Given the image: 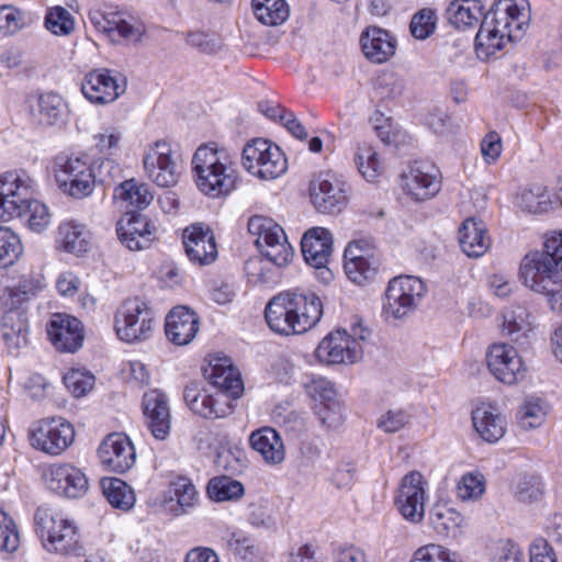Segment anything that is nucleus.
<instances>
[{
  "label": "nucleus",
  "mask_w": 562,
  "mask_h": 562,
  "mask_svg": "<svg viewBox=\"0 0 562 562\" xmlns=\"http://www.w3.org/2000/svg\"><path fill=\"white\" fill-rule=\"evenodd\" d=\"M530 21L528 0H497L484 15L475 36L479 55L491 57L510 41L519 40Z\"/></svg>",
  "instance_id": "1"
},
{
  "label": "nucleus",
  "mask_w": 562,
  "mask_h": 562,
  "mask_svg": "<svg viewBox=\"0 0 562 562\" xmlns=\"http://www.w3.org/2000/svg\"><path fill=\"white\" fill-rule=\"evenodd\" d=\"M522 283L548 296L553 311H562V233H553L543 250L527 254L519 267Z\"/></svg>",
  "instance_id": "2"
},
{
  "label": "nucleus",
  "mask_w": 562,
  "mask_h": 562,
  "mask_svg": "<svg viewBox=\"0 0 562 562\" xmlns=\"http://www.w3.org/2000/svg\"><path fill=\"white\" fill-rule=\"evenodd\" d=\"M248 232L256 236L255 244L262 256L245 261L244 271L248 283L252 285L267 284L272 281V269L268 261L282 267L290 262L293 256L292 247L286 241L284 231L271 218L255 215L248 221Z\"/></svg>",
  "instance_id": "3"
},
{
  "label": "nucleus",
  "mask_w": 562,
  "mask_h": 562,
  "mask_svg": "<svg viewBox=\"0 0 562 562\" xmlns=\"http://www.w3.org/2000/svg\"><path fill=\"white\" fill-rule=\"evenodd\" d=\"M33 180L24 171H8L0 177V222L19 217L34 233L50 224L48 207L31 199Z\"/></svg>",
  "instance_id": "4"
},
{
  "label": "nucleus",
  "mask_w": 562,
  "mask_h": 562,
  "mask_svg": "<svg viewBox=\"0 0 562 562\" xmlns=\"http://www.w3.org/2000/svg\"><path fill=\"white\" fill-rule=\"evenodd\" d=\"M195 183L211 198L228 194L236 188L238 176L225 149L200 146L192 158Z\"/></svg>",
  "instance_id": "5"
},
{
  "label": "nucleus",
  "mask_w": 562,
  "mask_h": 562,
  "mask_svg": "<svg viewBox=\"0 0 562 562\" xmlns=\"http://www.w3.org/2000/svg\"><path fill=\"white\" fill-rule=\"evenodd\" d=\"M34 519L36 533L48 552L60 555L83 554L81 536L72 520L47 508H38Z\"/></svg>",
  "instance_id": "6"
},
{
  "label": "nucleus",
  "mask_w": 562,
  "mask_h": 562,
  "mask_svg": "<svg viewBox=\"0 0 562 562\" xmlns=\"http://www.w3.org/2000/svg\"><path fill=\"white\" fill-rule=\"evenodd\" d=\"M155 325V312L145 300L138 296L124 300L114 315L116 336L128 344L149 339Z\"/></svg>",
  "instance_id": "7"
},
{
  "label": "nucleus",
  "mask_w": 562,
  "mask_h": 562,
  "mask_svg": "<svg viewBox=\"0 0 562 562\" xmlns=\"http://www.w3.org/2000/svg\"><path fill=\"white\" fill-rule=\"evenodd\" d=\"M55 177L59 188L77 199L90 195L95 184L93 168L89 159L81 156H57Z\"/></svg>",
  "instance_id": "8"
},
{
  "label": "nucleus",
  "mask_w": 562,
  "mask_h": 562,
  "mask_svg": "<svg viewBox=\"0 0 562 562\" xmlns=\"http://www.w3.org/2000/svg\"><path fill=\"white\" fill-rule=\"evenodd\" d=\"M243 166L262 180H273L286 171L288 160L279 146L257 138L244 147Z\"/></svg>",
  "instance_id": "9"
},
{
  "label": "nucleus",
  "mask_w": 562,
  "mask_h": 562,
  "mask_svg": "<svg viewBox=\"0 0 562 562\" xmlns=\"http://www.w3.org/2000/svg\"><path fill=\"white\" fill-rule=\"evenodd\" d=\"M425 292L423 281L416 277L393 278L386 288L383 313L386 318L401 319L413 312Z\"/></svg>",
  "instance_id": "10"
},
{
  "label": "nucleus",
  "mask_w": 562,
  "mask_h": 562,
  "mask_svg": "<svg viewBox=\"0 0 562 562\" xmlns=\"http://www.w3.org/2000/svg\"><path fill=\"white\" fill-rule=\"evenodd\" d=\"M30 440L35 449L58 456L74 442L75 428L61 417L42 419L31 429Z\"/></svg>",
  "instance_id": "11"
},
{
  "label": "nucleus",
  "mask_w": 562,
  "mask_h": 562,
  "mask_svg": "<svg viewBox=\"0 0 562 562\" xmlns=\"http://www.w3.org/2000/svg\"><path fill=\"white\" fill-rule=\"evenodd\" d=\"M314 207L324 214H339L347 205L345 183L329 172L316 175L310 182Z\"/></svg>",
  "instance_id": "12"
},
{
  "label": "nucleus",
  "mask_w": 562,
  "mask_h": 562,
  "mask_svg": "<svg viewBox=\"0 0 562 562\" xmlns=\"http://www.w3.org/2000/svg\"><path fill=\"white\" fill-rule=\"evenodd\" d=\"M426 481L418 471H411L401 481L395 506L404 519L418 524L425 515Z\"/></svg>",
  "instance_id": "13"
},
{
  "label": "nucleus",
  "mask_w": 562,
  "mask_h": 562,
  "mask_svg": "<svg viewBox=\"0 0 562 562\" xmlns=\"http://www.w3.org/2000/svg\"><path fill=\"white\" fill-rule=\"evenodd\" d=\"M486 363L493 376L508 385L517 383L526 375V367L517 350L505 342H495L488 347Z\"/></svg>",
  "instance_id": "14"
},
{
  "label": "nucleus",
  "mask_w": 562,
  "mask_h": 562,
  "mask_svg": "<svg viewBox=\"0 0 562 562\" xmlns=\"http://www.w3.org/2000/svg\"><path fill=\"white\" fill-rule=\"evenodd\" d=\"M301 248L305 261L318 271L317 277L329 282L333 278L327 268L333 252L331 233L325 227H312L303 235Z\"/></svg>",
  "instance_id": "15"
},
{
  "label": "nucleus",
  "mask_w": 562,
  "mask_h": 562,
  "mask_svg": "<svg viewBox=\"0 0 562 562\" xmlns=\"http://www.w3.org/2000/svg\"><path fill=\"white\" fill-rule=\"evenodd\" d=\"M144 168L148 178L159 187H172L180 172L171 146L166 140H157L144 157Z\"/></svg>",
  "instance_id": "16"
},
{
  "label": "nucleus",
  "mask_w": 562,
  "mask_h": 562,
  "mask_svg": "<svg viewBox=\"0 0 562 562\" xmlns=\"http://www.w3.org/2000/svg\"><path fill=\"white\" fill-rule=\"evenodd\" d=\"M126 81L110 69H97L88 72L82 82L81 91L92 103L105 104L115 101L125 92Z\"/></svg>",
  "instance_id": "17"
},
{
  "label": "nucleus",
  "mask_w": 562,
  "mask_h": 562,
  "mask_svg": "<svg viewBox=\"0 0 562 562\" xmlns=\"http://www.w3.org/2000/svg\"><path fill=\"white\" fill-rule=\"evenodd\" d=\"M305 390L315 402L321 422L329 427L338 426L342 420V406L333 382L323 376L312 378L305 383Z\"/></svg>",
  "instance_id": "18"
},
{
  "label": "nucleus",
  "mask_w": 562,
  "mask_h": 562,
  "mask_svg": "<svg viewBox=\"0 0 562 562\" xmlns=\"http://www.w3.org/2000/svg\"><path fill=\"white\" fill-rule=\"evenodd\" d=\"M45 481L50 491L69 498L83 496L89 487L86 474L70 463L52 464L45 474Z\"/></svg>",
  "instance_id": "19"
},
{
  "label": "nucleus",
  "mask_w": 562,
  "mask_h": 562,
  "mask_svg": "<svg viewBox=\"0 0 562 562\" xmlns=\"http://www.w3.org/2000/svg\"><path fill=\"white\" fill-rule=\"evenodd\" d=\"M361 346L346 330L328 334L317 346L315 355L327 364L353 363L361 355Z\"/></svg>",
  "instance_id": "20"
},
{
  "label": "nucleus",
  "mask_w": 562,
  "mask_h": 562,
  "mask_svg": "<svg viewBox=\"0 0 562 562\" xmlns=\"http://www.w3.org/2000/svg\"><path fill=\"white\" fill-rule=\"evenodd\" d=\"M116 233L130 250L147 249L156 239V227L146 216L132 211H127L117 222Z\"/></svg>",
  "instance_id": "21"
},
{
  "label": "nucleus",
  "mask_w": 562,
  "mask_h": 562,
  "mask_svg": "<svg viewBox=\"0 0 562 562\" xmlns=\"http://www.w3.org/2000/svg\"><path fill=\"white\" fill-rule=\"evenodd\" d=\"M183 246L189 260L199 266H206L217 258L215 236L209 226L192 224L183 231Z\"/></svg>",
  "instance_id": "22"
},
{
  "label": "nucleus",
  "mask_w": 562,
  "mask_h": 562,
  "mask_svg": "<svg viewBox=\"0 0 562 562\" xmlns=\"http://www.w3.org/2000/svg\"><path fill=\"white\" fill-rule=\"evenodd\" d=\"M403 188L407 194L417 201L435 196L440 190V172L428 162L415 161L407 175L403 177Z\"/></svg>",
  "instance_id": "23"
},
{
  "label": "nucleus",
  "mask_w": 562,
  "mask_h": 562,
  "mask_svg": "<svg viewBox=\"0 0 562 562\" xmlns=\"http://www.w3.org/2000/svg\"><path fill=\"white\" fill-rule=\"evenodd\" d=\"M98 456L108 470L124 473L135 463V449L123 434H111L100 445Z\"/></svg>",
  "instance_id": "24"
},
{
  "label": "nucleus",
  "mask_w": 562,
  "mask_h": 562,
  "mask_svg": "<svg viewBox=\"0 0 562 562\" xmlns=\"http://www.w3.org/2000/svg\"><path fill=\"white\" fill-rule=\"evenodd\" d=\"M189 408L203 418L216 419L233 413L231 400L224 394L211 395L201 391L196 383H189L183 392Z\"/></svg>",
  "instance_id": "25"
},
{
  "label": "nucleus",
  "mask_w": 562,
  "mask_h": 562,
  "mask_svg": "<svg viewBox=\"0 0 562 562\" xmlns=\"http://www.w3.org/2000/svg\"><path fill=\"white\" fill-rule=\"evenodd\" d=\"M47 335L55 348L61 352L77 351L83 341L81 322L67 314H55L47 325Z\"/></svg>",
  "instance_id": "26"
},
{
  "label": "nucleus",
  "mask_w": 562,
  "mask_h": 562,
  "mask_svg": "<svg viewBox=\"0 0 562 562\" xmlns=\"http://www.w3.org/2000/svg\"><path fill=\"white\" fill-rule=\"evenodd\" d=\"M143 413L151 435L165 440L170 432L171 416L166 395L159 390H150L143 396Z\"/></svg>",
  "instance_id": "27"
},
{
  "label": "nucleus",
  "mask_w": 562,
  "mask_h": 562,
  "mask_svg": "<svg viewBox=\"0 0 562 562\" xmlns=\"http://www.w3.org/2000/svg\"><path fill=\"white\" fill-rule=\"evenodd\" d=\"M199 326V316L194 311L187 306H177L166 317L165 331L173 345L186 346L195 338Z\"/></svg>",
  "instance_id": "28"
},
{
  "label": "nucleus",
  "mask_w": 562,
  "mask_h": 562,
  "mask_svg": "<svg viewBox=\"0 0 562 562\" xmlns=\"http://www.w3.org/2000/svg\"><path fill=\"white\" fill-rule=\"evenodd\" d=\"M288 296L285 291L273 296L266 306L265 318L270 329L277 334L301 335V327L296 322L290 301L286 300Z\"/></svg>",
  "instance_id": "29"
},
{
  "label": "nucleus",
  "mask_w": 562,
  "mask_h": 562,
  "mask_svg": "<svg viewBox=\"0 0 562 562\" xmlns=\"http://www.w3.org/2000/svg\"><path fill=\"white\" fill-rule=\"evenodd\" d=\"M360 45L368 60L373 64H383L394 56L397 42L389 31L369 26L361 33Z\"/></svg>",
  "instance_id": "30"
},
{
  "label": "nucleus",
  "mask_w": 562,
  "mask_h": 562,
  "mask_svg": "<svg viewBox=\"0 0 562 562\" xmlns=\"http://www.w3.org/2000/svg\"><path fill=\"white\" fill-rule=\"evenodd\" d=\"M302 334L314 328L323 316V301L312 291H285Z\"/></svg>",
  "instance_id": "31"
},
{
  "label": "nucleus",
  "mask_w": 562,
  "mask_h": 562,
  "mask_svg": "<svg viewBox=\"0 0 562 562\" xmlns=\"http://www.w3.org/2000/svg\"><path fill=\"white\" fill-rule=\"evenodd\" d=\"M205 373L210 382L220 389L217 394H224L229 400L241 395L243 381L228 358L214 359L210 362V368L205 370Z\"/></svg>",
  "instance_id": "32"
},
{
  "label": "nucleus",
  "mask_w": 562,
  "mask_h": 562,
  "mask_svg": "<svg viewBox=\"0 0 562 562\" xmlns=\"http://www.w3.org/2000/svg\"><path fill=\"white\" fill-rule=\"evenodd\" d=\"M249 445L269 465H277L284 461L283 440L279 432L271 427L254 430L249 436Z\"/></svg>",
  "instance_id": "33"
},
{
  "label": "nucleus",
  "mask_w": 562,
  "mask_h": 562,
  "mask_svg": "<svg viewBox=\"0 0 562 562\" xmlns=\"http://www.w3.org/2000/svg\"><path fill=\"white\" fill-rule=\"evenodd\" d=\"M459 243L468 257L483 256L491 246V238L484 222L475 217L464 220L459 228Z\"/></svg>",
  "instance_id": "34"
},
{
  "label": "nucleus",
  "mask_w": 562,
  "mask_h": 562,
  "mask_svg": "<svg viewBox=\"0 0 562 562\" xmlns=\"http://www.w3.org/2000/svg\"><path fill=\"white\" fill-rule=\"evenodd\" d=\"M475 431L486 442L494 443L504 437L506 420L494 406L481 405L472 412Z\"/></svg>",
  "instance_id": "35"
},
{
  "label": "nucleus",
  "mask_w": 562,
  "mask_h": 562,
  "mask_svg": "<svg viewBox=\"0 0 562 562\" xmlns=\"http://www.w3.org/2000/svg\"><path fill=\"white\" fill-rule=\"evenodd\" d=\"M1 331L9 350H18L27 345L29 324L25 313L11 308L2 315Z\"/></svg>",
  "instance_id": "36"
},
{
  "label": "nucleus",
  "mask_w": 562,
  "mask_h": 562,
  "mask_svg": "<svg viewBox=\"0 0 562 562\" xmlns=\"http://www.w3.org/2000/svg\"><path fill=\"white\" fill-rule=\"evenodd\" d=\"M463 516L447 505H436L429 512V524L442 537L457 538L461 535Z\"/></svg>",
  "instance_id": "37"
},
{
  "label": "nucleus",
  "mask_w": 562,
  "mask_h": 562,
  "mask_svg": "<svg viewBox=\"0 0 562 562\" xmlns=\"http://www.w3.org/2000/svg\"><path fill=\"white\" fill-rule=\"evenodd\" d=\"M345 273L350 281L363 285L376 274V267L364 255H358L356 246H347L345 249Z\"/></svg>",
  "instance_id": "38"
},
{
  "label": "nucleus",
  "mask_w": 562,
  "mask_h": 562,
  "mask_svg": "<svg viewBox=\"0 0 562 562\" xmlns=\"http://www.w3.org/2000/svg\"><path fill=\"white\" fill-rule=\"evenodd\" d=\"M114 196L124 203L128 211L146 209L153 201L154 194L146 183L135 179L125 180L115 188Z\"/></svg>",
  "instance_id": "39"
},
{
  "label": "nucleus",
  "mask_w": 562,
  "mask_h": 562,
  "mask_svg": "<svg viewBox=\"0 0 562 562\" xmlns=\"http://www.w3.org/2000/svg\"><path fill=\"white\" fill-rule=\"evenodd\" d=\"M447 15L457 29L471 27L483 16V5L480 0H454L449 4Z\"/></svg>",
  "instance_id": "40"
},
{
  "label": "nucleus",
  "mask_w": 562,
  "mask_h": 562,
  "mask_svg": "<svg viewBox=\"0 0 562 562\" xmlns=\"http://www.w3.org/2000/svg\"><path fill=\"white\" fill-rule=\"evenodd\" d=\"M58 243L65 251L80 255L90 247V233L83 225L64 223L58 228Z\"/></svg>",
  "instance_id": "41"
},
{
  "label": "nucleus",
  "mask_w": 562,
  "mask_h": 562,
  "mask_svg": "<svg viewBox=\"0 0 562 562\" xmlns=\"http://www.w3.org/2000/svg\"><path fill=\"white\" fill-rule=\"evenodd\" d=\"M101 490L108 502L122 510H130L135 504V494L130 485L117 477H103Z\"/></svg>",
  "instance_id": "42"
},
{
  "label": "nucleus",
  "mask_w": 562,
  "mask_h": 562,
  "mask_svg": "<svg viewBox=\"0 0 562 562\" xmlns=\"http://www.w3.org/2000/svg\"><path fill=\"white\" fill-rule=\"evenodd\" d=\"M145 32L146 27L139 19L117 14L109 40L114 43L136 44Z\"/></svg>",
  "instance_id": "43"
},
{
  "label": "nucleus",
  "mask_w": 562,
  "mask_h": 562,
  "mask_svg": "<svg viewBox=\"0 0 562 562\" xmlns=\"http://www.w3.org/2000/svg\"><path fill=\"white\" fill-rule=\"evenodd\" d=\"M37 113L41 123L46 125L59 124L66 114V103L55 92L42 93L37 99Z\"/></svg>",
  "instance_id": "44"
},
{
  "label": "nucleus",
  "mask_w": 562,
  "mask_h": 562,
  "mask_svg": "<svg viewBox=\"0 0 562 562\" xmlns=\"http://www.w3.org/2000/svg\"><path fill=\"white\" fill-rule=\"evenodd\" d=\"M256 18L266 25H279L289 16V7L284 0H252Z\"/></svg>",
  "instance_id": "45"
},
{
  "label": "nucleus",
  "mask_w": 562,
  "mask_h": 562,
  "mask_svg": "<svg viewBox=\"0 0 562 562\" xmlns=\"http://www.w3.org/2000/svg\"><path fill=\"white\" fill-rule=\"evenodd\" d=\"M206 492L209 497L215 502H227L239 499L244 493V485L229 476H216L210 480Z\"/></svg>",
  "instance_id": "46"
},
{
  "label": "nucleus",
  "mask_w": 562,
  "mask_h": 562,
  "mask_svg": "<svg viewBox=\"0 0 562 562\" xmlns=\"http://www.w3.org/2000/svg\"><path fill=\"white\" fill-rule=\"evenodd\" d=\"M532 331L531 323L528 321L526 311L508 312L504 315L502 334L509 337L513 341L524 344Z\"/></svg>",
  "instance_id": "47"
},
{
  "label": "nucleus",
  "mask_w": 562,
  "mask_h": 562,
  "mask_svg": "<svg viewBox=\"0 0 562 562\" xmlns=\"http://www.w3.org/2000/svg\"><path fill=\"white\" fill-rule=\"evenodd\" d=\"M23 254L20 236L11 228L0 226V268L14 265Z\"/></svg>",
  "instance_id": "48"
},
{
  "label": "nucleus",
  "mask_w": 562,
  "mask_h": 562,
  "mask_svg": "<svg viewBox=\"0 0 562 562\" xmlns=\"http://www.w3.org/2000/svg\"><path fill=\"white\" fill-rule=\"evenodd\" d=\"M355 162L364 179L374 182L382 172L376 151L368 144L360 145L355 156Z\"/></svg>",
  "instance_id": "49"
},
{
  "label": "nucleus",
  "mask_w": 562,
  "mask_h": 562,
  "mask_svg": "<svg viewBox=\"0 0 562 562\" xmlns=\"http://www.w3.org/2000/svg\"><path fill=\"white\" fill-rule=\"evenodd\" d=\"M437 14L434 9L423 8L411 20L409 32L416 40L424 41L430 37L437 27Z\"/></svg>",
  "instance_id": "50"
},
{
  "label": "nucleus",
  "mask_w": 562,
  "mask_h": 562,
  "mask_svg": "<svg viewBox=\"0 0 562 562\" xmlns=\"http://www.w3.org/2000/svg\"><path fill=\"white\" fill-rule=\"evenodd\" d=\"M172 487L179 506V514H187L198 505L199 493L190 479L179 476L172 482Z\"/></svg>",
  "instance_id": "51"
},
{
  "label": "nucleus",
  "mask_w": 562,
  "mask_h": 562,
  "mask_svg": "<svg viewBox=\"0 0 562 562\" xmlns=\"http://www.w3.org/2000/svg\"><path fill=\"white\" fill-rule=\"evenodd\" d=\"M93 139L99 154L115 156L121 149L122 132L117 127L106 126L97 133Z\"/></svg>",
  "instance_id": "52"
},
{
  "label": "nucleus",
  "mask_w": 562,
  "mask_h": 562,
  "mask_svg": "<svg viewBox=\"0 0 562 562\" xmlns=\"http://www.w3.org/2000/svg\"><path fill=\"white\" fill-rule=\"evenodd\" d=\"M546 412L539 398L526 400L517 414L521 428L532 429L539 427L544 420Z\"/></svg>",
  "instance_id": "53"
},
{
  "label": "nucleus",
  "mask_w": 562,
  "mask_h": 562,
  "mask_svg": "<svg viewBox=\"0 0 562 562\" xmlns=\"http://www.w3.org/2000/svg\"><path fill=\"white\" fill-rule=\"evenodd\" d=\"M63 380L65 386L75 397L85 396L94 385V376L79 369L69 370Z\"/></svg>",
  "instance_id": "54"
},
{
  "label": "nucleus",
  "mask_w": 562,
  "mask_h": 562,
  "mask_svg": "<svg viewBox=\"0 0 562 562\" xmlns=\"http://www.w3.org/2000/svg\"><path fill=\"white\" fill-rule=\"evenodd\" d=\"M45 25L56 35H67L74 30L75 22L68 10L55 7L47 12Z\"/></svg>",
  "instance_id": "55"
},
{
  "label": "nucleus",
  "mask_w": 562,
  "mask_h": 562,
  "mask_svg": "<svg viewBox=\"0 0 562 562\" xmlns=\"http://www.w3.org/2000/svg\"><path fill=\"white\" fill-rule=\"evenodd\" d=\"M20 544V535L14 520L0 512V551L14 552Z\"/></svg>",
  "instance_id": "56"
},
{
  "label": "nucleus",
  "mask_w": 562,
  "mask_h": 562,
  "mask_svg": "<svg viewBox=\"0 0 562 562\" xmlns=\"http://www.w3.org/2000/svg\"><path fill=\"white\" fill-rule=\"evenodd\" d=\"M187 43L204 54H214L223 45L220 35L202 31L190 32L187 36Z\"/></svg>",
  "instance_id": "57"
},
{
  "label": "nucleus",
  "mask_w": 562,
  "mask_h": 562,
  "mask_svg": "<svg viewBox=\"0 0 562 562\" xmlns=\"http://www.w3.org/2000/svg\"><path fill=\"white\" fill-rule=\"evenodd\" d=\"M457 488L462 501L476 499L484 493V477L481 474L467 473L461 477Z\"/></svg>",
  "instance_id": "58"
},
{
  "label": "nucleus",
  "mask_w": 562,
  "mask_h": 562,
  "mask_svg": "<svg viewBox=\"0 0 562 562\" xmlns=\"http://www.w3.org/2000/svg\"><path fill=\"white\" fill-rule=\"evenodd\" d=\"M25 25L24 14L11 5L0 7V34L12 35Z\"/></svg>",
  "instance_id": "59"
},
{
  "label": "nucleus",
  "mask_w": 562,
  "mask_h": 562,
  "mask_svg": "<svg viewBox=\"0 0 562 562\" xmlns=\"http://www.w3.org/2000/svg\"><path fill=\"white\" fill-rule=\"evenodd\" d=\"M411 420V415L404 409H390L378 422V427L384 432H397Z\"/></svg>",
  "instance_id": "60"
},
{
  "label": "nucleus",
  "mask_w": 562,
  "mask_h": 562,
  "mask_svg": "<svg viewBox=\"0 0 562 562\" xmlns=\"http://www.w3.org/2000/svg\"><path fill=\"white\" fill-rule=\"evenodd\" d=\"M492 562H525L524 554L512 540H501L493 550Z\"/></svg>",
  "instance_id": "61"
},
{
  "label": "nucleus",
  "mask_w": 562,
  "mask_h": 562,
  "mask_svg": "<svg viewBox=\"0 0 562 562\" xmlns=\"http://www.w3.org/2000/svg\"><path fill=\"white\" fill-rule=\"evenodd\" d=\"M550 200L546 192L529 189L521 193V206L530 213H541L548 210Z\"/></svg>",
  "instance_id": "62"
},
{
  "label": "nucleus",
  "mask_w": 562,
  "mask_h": 562,
  "mask_svg": "<svg viewBox=\"0 0 562 562\" xmlns=\"http://www.w3.org/2000/svg\"><path fill=\"white\" fill-rule=\"evenodd\" d=\"M411 562H453L449 551L439 544H428L419 548Z\"/></svg>",
  "instance_id": "63"
},
{
  "label": "nucleus",
  "mask_w": 562,
  "mask_h": 562,
  "mask_svg": "<svg viewBox=\"0 0 562 562\" xmlns=\"http://www.w3.org/2000/svg\"><path fill=\"white\" fill-rule=\"evenodd\" d=\"M481 153L487 164L495 162L502 154V138L496 132L487 133L481 142Z\"/></svg>",
  "instance_id": "64"
}]
</instances>
